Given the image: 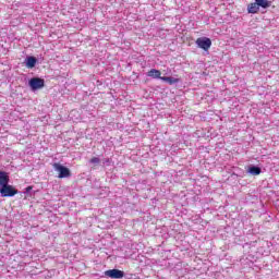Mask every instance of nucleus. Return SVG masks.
Here are the masks:
<instances>
[{"mask_svg":"<svg viewBox=\"0 0 279 279\" xmlns=\"http://www.w3.org/2000/svg\"><path fill=\"white\" fill-rule=\"evenodd\" d=\"M0 194L4 198L14 197V195L19 194V191L13 185L5 184V185L1 186Z\"/></svg>","mask_w":279,"mask_h":279,"instance_id":"f257e3e1","label":"nucleus"},{"mask_svg":"<svg viewBox=\"0 0 279 279\" xmlns=\"http://www.w3.org/2000/svg\"><path fill=\"white\" fill-rule=\"evenodd\" d=\"M52 167L54 171L59 172V179L71 178L72 173L68 167L61 166L60 163H54Z\"/></svg>","mask_w":279,"mask_h":279,"instance_id":"f03ea898","label":"nucleus"},{"mask_svg":"<svg viewBox=\"0 0 279 279\" xmlns=\"http://www.w3.org/2000/svg\"><path fill=\"white\" fill-rule=\"evenodd\" d=\"M195 44L197 45V47L207 51L211 47V39L208 37H198Z\"/></svg>","mask_w":279,"mask_h":279,"instance_id":"7ed1b4c3","label":"nucleus"},{"mask_svg":"<svg viewBox=\"0 0 279 279\" xmlns=\"http://www.w3.org/2000/svg\"><path fill=\"white\" fill-rule=\"evenodd\" d=\"M29 87L32 88V90L43 89L45 87V80L44 78H31Z\"/></svg>","mask_w":279,"mask_h":279,"instance_id":"20e7f679","label":"nucleus"},{"mask_svg":"<svg viewBox=\"0 0 279 279\" xmlns=\"http://www.w3.org/2000/svg\"><path fill=\"white\" fill-rule=\"evenodd\" d=\"M105 276L111 279H121L125 276V272L118 269H110L105 271Z\"/></svg>","mask_w":279,"mask_h":279,"instance_id":"39448f33","label":"nucleus"},{"mask_svg":"<svg viewBox=\"0 0 279 279\" xmlns=\"http://www.w3.org/2000/svg\"><path fill=\"white\" fill-rule=\"evenodd\" d=\"M10 183V175L5 171H0V185L1 187Z\"/></svg>","mask_w":279,"mask_h":279,"instance_id":"423d86ee","label":"nucleus"},{"mask_svg":"<svg viewBox=\"0 0 279 279\" xmlns=\"http://www.w3.org/2000/svg\"><path fill=\"white\" fill-rule=\"evenodd\" d=\"M259 10V5L256 2H252L251 4L247 5V13L248 14H256Z\"/></svg>","mask_w":279,"mask_h":279,"instance_id":"0eeeda50","label":"nucleus"},{"mask_svg":"<svg viewBox=\"0 0 279 279\" xmlns=\"http://www.w3.org/2000/svg\"><path fill=\"white\" fill-rule=\"evenodd\" d=\"M37 64V58L36 57H27L26 59V66L27 69H34Z\"/></svg>","mask_w":279,"mask_h":279,"instance_id":"6e6552de","label":"nucleus"},{"mask_svg":"<svg viewBox=\"0 0 279 279\" xmlns=\"http://www.w3.org/2000/svg\"><path fill=\"white\" fill-rule=\"evenodd\" d=\"M147 76L153 77V78H160V80L162 78L161 72L156 69H151L150 71H148Z\"/></svg>","mask_w":279,"mask_h":279,"instance_id":"1a4fd4ad","label":"nucleus"},{"mask_svg":"<svg viewBox=\"0 0 279 279\" xmlns=\"http://www.w3.org/2000/svg\"><path fill=\"white\" fill-rule=\"evenodd\" d=\"M262 172L260 168L257 166H252L251 168H248V173H251V175H259Z\"/></svg>","mask_w":279,"mask_h":279,"instance_id":"9d476101","label":"nucleus"},{"mask_svg":"<svg viewBox=\"0 0 279 279\" xmlns=\"http://www.w3.org/2000/svg\"><path fill=\"white\" fill-rule=\"evenodd\" d=\"M161 81L168 83L169 85H174L180 82L179 78H173V77H161Z\"/></svg>","mask_w":279,"mask_h":279,"instance_id":"9b49d317","label":"nucleus"},{"mask_svg":"<svg viewBox=\"0 0 279 279\" xmlns=\"http://www.w3.org/2000/svg\"><path fill=\"white\" fill-rule=\"evenodd\" d=\"M258 4V8L262 7L263 9L269 8L271 5V2L269 1H256Z\"/></svg>","mask_w":279,"mask_h":279,"instance_id":"f8f14e48","label":"nucleus"},{"mask_svg":"<svg viewBox=\"0 0 279 279\" xmlns=\"http://www.w3.org/2000/svg\"><path fill=\"white\" fill-rule=\"evenodd\" d=\"M89 162H92V163H94V165H98V163L101 162V160H100L99 158H97V157H93V158L89 160Z\"/></svg>","mask_w":279,"mask_h":279,"instance_id":"ddd939ff","label":"nucleus"},{"mask_svg":"<svg viewBox=\"0 0 279 279\" xmlns=\"http://www.w3.org/2000/svg\"><path fill=\"white\" fill-rule=\"evenodd\" d=\"M32 186L26 187V193H29L32 191Z\"/></svg>","mask_w":279,"mask_h":279,"instance_id":"4468645a","label":"nucleus"},{"mask_svg":"<svg viewBox=\"0 0 279 279\" xmlns=\"http://www.w3.org/2000/svg\"><path fill=\"white\" fill-rule=\"evenodd\" d=\"M255 1H265V0H255Z\"/></svg>","mask_w":279,"mask_h":279,"instance_id":"2eb2a0df","label":"nucleus"}]
</instances>
